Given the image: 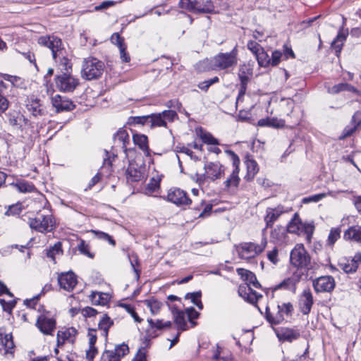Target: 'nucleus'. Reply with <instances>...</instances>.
Returning a JSON list of instances; mask_svg holds the SVG:
<instances>
[{"instance_id": "nucleus-6", "label": "nucleus", "mask_w": 361, "mask_h": 361, "mask_svg": "<svg viewBox=\"0 0 361 361\" xmlns=\"http://www.w3.org/2000/svg\"><path fill=\"white\" fill-rule=\"evenodd\" d=\"M293 305L288 302L278 304L276 312H271L269 308H266V319L272 325H278L284 320V316L290 317L293 312Z\"/></svg>"}, {"instance_id": "nucleus-59", "label": "nucleus", "mask_w": 361, "mask_h": 361, "mask_svg": "<svg viewBox=\"0 0 361 361\" xmlns=\"http://www.w3.org/2000/svg\"><path fill=\"white\" fill-rule=\"evenodd\" d=\"M201 137L202 141L206 144L214 145H219L217 139L214 137L210 133L203 134Z\"/></svg>"}, {"instance_id": "nucleus-49", "label": "nucleus", "mask_w": 361, "mask_h": 361, "mask_svg": "<svg viewBox=\"0 0 361 361\" xmlns=\"http://www.w3.org/2000/svg\"><path fill=\"white\" fill-rule=\"evenodd\" d=\"M91 232L92 233H94L98 239L104 240V241H107L111 245L115 246L116 241L108 233H104L103 231H96V230H92Z\"/></svg>"}, {"instance_id": "nucleus-13", "label": "nucleus", "mask_w": 361, "mask_h": 361, "mask_svg": "<svg viewBox=\"0 0 361 361\" xmlns=\"http://www.w3.org/2000/svg\"><path fill=\"white\" fill-rule=\"evenodd\" d=\"M229 152L232 155V161H233V170L229 176L226 178V180L224 182L225 187L228 189L230 188H237L239 185L240 178L239 177V164H240V159L237 154H235L233 152L229 151Z\"/></svg>"}, {"instance_id": "nucleus-62", "label": "nucleus", "mask_w": 361, "mask_h": 361, "mask_svg": "<svg viewBox=\"0 0 361 361\" xmlns=\"http://www.w3.org/2000/svg\"><path fill=\"white\" fill-rule=\"evenodd\" d=\"M164 119L166 121H173L178 117L177 113L173 110H165L161 112Z\"/></svg>"}, {"instance_id": "nucleus-35", "label": "nucleus", "mask_w": 361, "mask_h": 361, "mask_svg": "<svg viewBox=\"0 0 361 361\" xmlns=\"http://www.w3.org/2000/svg\"><path fill=\"white\" fill-rule=\"evenodd\" d=\"M8 122H9L10 125H11L12 126H16V127L21 128L23 126V123H24V124L27 123L28 120L20 112H13V113L9 114Z\"/></svg>"}, {"instance_id": "nucleus-42", "label": "nucleus", "mask_w": 361, "mask_h": 361, "mask_svg": "<svg viewBox=\"0 0 361 361\" xmlns=\"http://www.w3.org/2000/svg\"><path fill=\"white\" fill-rule=\"evenodd\" d=\"M147 322L152 329H156L158 330L169 329L171 327L172 325L171 322H164L162 319L153 320L152 319H148Z\"/></svg>"}, {"instance_id": "nucleus-57", "label": "nucleus", "mask_w": 361, "mask_h": 361, "mask_svg": "<svg viewBox=\"0 0 361 361\" xmlns=\"http://www.w3.org/2000/svg\"><path fill=\"white\" fill-rule=\"evenodd\" d=\"M111 41L114 44L116 45L118 49L126 46L124 44V39L121 37L118 32H115L111 35Z\"/></svg>"}, {"instance_id": "nucleus-15", "label": "nucleus", "mask_w": 361, "mask_h": 361, "mask_svg": "<svg viewBox=\"0 0 361 361\" xmlns=\"http://www.w3.org/2000/svg\"><path fill=\"white\" fill-rule=\"evenodd\" d=\"M167 200L176 205H188L191 203V200L188 197L187 193L180 188H172L169 190L167 195Z\"/></svg>"}, {"instance_id": "nucleus-53", "label": "nucleus", "mask_w": 361, "mask_h": 361, "mask_svg": "<svg viewBox=\"0 0 361 361\" xmlns=\"http://www.w3.org/2000/svg\"><path fill=\"white\" fill-rule=\"evenodd\" d=\"M247 47L255 56L264 49L259 43L252 40L247 42Z\"/></svg>"}, {"instance_id": "nucleus-9", "label": "nucleus", "mask_w": 361, "mask_h": 361, "mask_svg": "<svg viewBox=\"0 0 361 361\" xmlns=\"http://www.w3.org/2000/svg\"><path fill=\"white\" fill-rule=\"evenodd\" d=\"M38 43L42 46L49 48L51 51L54 59L56 60L57 58L60 59L62 57L64 61H68V59L64 57V50L60 38L53 35L42 36L38 39Z\"/></svg>"}, {"instance_id": "nucleus-8", "label": "nucleus", "mask_w": 361, "mask_h": 361, "mask_svg": "<svg viewBox=\"0 0 361 361\" xmlns=\"http://www.w3.org/2000/svg\"><path fill=\"white\" fill-rule=\"evenodd\" d=\"M254 63L248 61L239 66L238 78L240 79L239 91L237 102L242 101L247 90V83L253 75Z\"/></svg>"}, {"instance_id": "nucleus-60", "label": "nucleus", "mask_w": 361, "mask_h": 361, "mask_svg": "<svg viewBox=\"0 0 361 361\" xmlns=\"http://www.w3.org/2000/svg\"><path fill=\"white\" fill-rule=\"evenodd\" d=\"M188 319L190 322L192 326L196 325V322H193L192 319H197L199 317V313L195 310L194 307L188 308L186 310Z\"/></svg>"}, {"instance_id": "nucleus-25", "label": "nucleus", "mask_w": 361, "mask_h": 361, "mask_svg": "<svg viewBox=\"0 0 361 361\" xmlns=\"http://www.w3.org/2000/svg\"><path fill=\"white\" fill-rule=\"evenodd\" d=\"M27 109L35 117L44 115L45 109L40 103V100L36 98H30L26 104Z\"/></svg>"}, {"instance_id": "nucleus-28", "label": "nucleus", "mask_w": 361, "mask_h": 361, "mask_svg": "<svg viewBox=\"0 0 361 361\" xmlns=\"http://www.w3.org/2000/svg\"><path fill=\"white\" fill-rule=\"evenodd\" d=\"M126 174L128 181L136 182L140 180L142 173L135 163L130 162Z\"/></svg>"}, {"instance_id": "nucleus-50", "label": "nucleus", "mask_w": 361, "mask_h": 361, "mask_svg": "<svg viewBox=\"0 0 361 361\" xmlns=\"http://www.w3.org/2000/svg\"><path fill=\"white\" fill-rule=\"evenodd\" d=\"M129 352L128 346L126 344H121L116 345L114 350L112 351L113 355L116 356L117 358L120 359L128 354Z\"/></svg>"}, {"instance_id": "nucleus-64", "label": "nucleus", "mask_w": 361, "mask_h": 361, "mask_svg": "<svg viewBox=\"0 0 361 361\" xmlns=\"http://www.w3.org/2000/svg\"><path fill=\"white\" fill-rule=\"evenodd\" d=\"M102 360L103 361H121L116 356L113 355L112 350H105L102 354Z\"/></svg>"}, {"instance_id": "nucleus-5", "label": "nucleus", "mask_w": 361, "mask_h": 361, "mask_svg": "<svg viewBox=\"0 0 361 361\" xmlns=\"http://www.w3.org/2000/svg\"><path fill=\"white\" fill-rule=\"evenodd\" d=\"M290 260L292 265L298 269H310L311 257L302 244H297L290 252Z\"/></svg>"}, {"instance_id": "nucleus-36", "label": "nucleus", "mask_w": 361, "mask_h": 361, "mask_svg": "<svg viewBox=\"0 0 361 361\" xmlns=\"http://www.w3.org/2000/svg\"><path fill=\"white\" fill-rule=\"evenodd\" d=\"M114 324V321L107 315L104 314L98 324V329L102 331V336L107 338L109 329Z\"/></svg>"}, {"instance_id": "nucleus-22", "label": "nucleus", "mask_w": 361, "mask_h": 361, "mask_svg": "<svg viewBox=\"0 0 361 361\" xmlns=\"http://www.w3.org/2000/svg\"><path fill=\"white\" fill-rule=\"evenodd\" d=\"M300 276L293 274V276L285 279L283 281L273 287V290L276 291L279 289H285L293 293H295L297 284L300 281Z\"/></svg>"}, {"instance_id": "nucleus-21", "label": "nucleus", "mask_w": 361, "mask_h": 361, "mask_svg": "<svg viewBox=\"0 0 361 361\" xmlns=\"http://www.w3.org/2000/svg\"><path fill=\"white\" fill-rule=\"evenodd\" d=\"M130 141L128 133L126 130L119 129L114 136L113 150L115 148H121L123 152H127V144Z\"/></svg>"}, {"instance_id": "nucleus-16", "label": "nucleus", "mask_w": 361, "mask_h": 361, "mask_svg": "<svg viewBox=\"0 0 361 361\" xmlns=\"http://www.w3.org/2000/svg\"><path fill=\"white\" fill-rule=\"evenodd\" d=\"M36 326L42 334L52 335L56 329V320L44 314H41L37 319Z\"/></svg>"}, {"instance_id": "nucleus-37", "label": "nucleus", "mask_w": 361, "mask_h": 361, "mask_svg": "<svg viewBox=\"0 0 361 361\" xmlns=\"http://www.w3.org/2000/svg\"><path fill=\"white\" fill-rule=\"evenodd\" d=\"M12 185L16 188L20 192H33L37 190L34 184L27 180H18Z\"/></svg>"}, {"instance_id": "nucleus-63", "label": "nucleus", "mask_w": 361, "mask_h": 361, "mask_svg": "<svg viewBox=\"0 0 361 361\" xmlns=\"http://www.w3.org/2000/svg\"><path fill=\"white\" fill-rule=\"evenodd\" d=\"M357 126H355L352 123L351 126H347L343 132V134L340 136V140H343L347 137L350 136L357 129Z\"/></svg>"}, {"instance_id": "nucleus-33", "label": "nucleus", "mask_w": 361, "mask_h": 361, "mask_svg": "<svg viewBox=\"0 0 361 361\" xmlns=\"http://www.w3.org/2000/svg\"><path fill=\"white\" fill-rule=\"evenodd\" d=\"M348 34V30L345 31L343 29H341L336 37L332 42L331 47L335 49L337 55L341 52L343 42L345 41Z\"/></svg>"}, {"instance_id": "nucleus-38", "label": "nucleus", "mask_w": 361, "mask_h": 361, "mask_svg": "<svg viewBox=\"0 0 361 361\" xmlns=\"http://www.w3.org/2000/svg\"><path fill=\"white\" fill-rule=\"evenodd\" d=\"M174 322L179 331H185L188 329V324L185 319V314L180 310L173 312Z\"/></svg>"}, {"instance_id": "nucleus-20", "label": "nucleus", "mask_w": 361, "mask_h": 361, "mask_svg": "<svg viewBox=\"0 0 361 361\" xmlns=\"http://www.w3.org/2000/svg\"><path fill=\"white\" fill-rule=\"evenodd\" d=\"M14 343L11 334H7L3 327H0V351L4 350L5 354L12 353Z\"/></svg>"}, {"instance_id": "nucleus-61", "label": "nucleus", "mask_w": 361, "mask_h": 361, "mask_svg": "<svg viewBox=\"0 0 361 361\" xmlns=\"http://www.w3.org/2000/svg\"><path fill=\"white\" fill-rule=\"evenodd\" d=\"M326 195L324 193H319L314 195H311L307 197H305L302 200L304 203H309L311 202H317L323 199Z\"/></svg>"}, {"instance_id": "nucleus-56", "label": "nucleus", "mask_w": 361, "mask_h": 361, "mask_svg": "<svg viewBox=\"0 0 361 361\" xmlns=\"http://www.w3.org/2000/svg\"><path fill=\"white\" fill-rule=\"evenodd\" d=\"M4 85V82H0V87ZM9 102L4 95L0 92V114H3L8 107Z\"/></svg>"}, {"instance_id": "nucleus-23", "label": "nucleus", "mask_w": 361, "mask_h": 361, "mask_svg": "<svg viewBox=\"0 0 361 361\" xmlns=\"http://www.w3.org/2000/svg\"><path fill=\"white\" fill-rule=\"evenodd\" d=\"M78 331L74 327L66 329L64 331H59L57 333V345H63L66 341L73 343Z\"/></svg>"}, {"instance_id": "nucleus-7", "label": "nucleus", "mask_w": 361, "mask_h": 361, "mask_svg": "<svg viewBox=\"0 0 361 361\" xmlns=\"http://www.w3.org/2000/svg\"><path fill=\"white\" fill-rule=\"evenodd\" d=\"M28 224L31 229L46 233L55 228V222L51 215L38 214L35 217L29 218Z\"/></svg>"}, {"instance_id": "nucleus-11", "label": "nucleus", "mask_w": 361, "mask_h": 361, "mask_svg": "<svg viewBox=\"0 0 361 361\" xmlns=\"http://www.w3.org/2000/svg\"><path fill=\"white\" fill-rule=\"evenodd\" d=\"M204 178L214 182L218 180L222 179L225 176L226 166L221 164L219 161L207 162L204 166Z\"/></svg>"}, {"instance_id": "nucleus-43", "label": "nucleus", "mask_w": 361, "mask_h": 361, "mask_svg": "<svg viewBox=\"0 0 361 361\" xmlns=\"http://www.w3.org/2000/svg\"><path fill=\"white\" fill-rule=\"evenodd\" d=\"M145 305L149 309L153 315L157 314L162 306L161 302L154 299H149L144 301Z\"/></svg>"}, {"instance_id": "nucleus-40", "label": "nucleus", "mask_w": 361, "mask_h": 361, "mask_svg": "<svg viewBox=\"0 0 361 361\" xmlns=\"http://www.w3.org/2000/svg\"><path fill=\"white\" fill-rule=\"evenodd\" d=\"M361 259L360 255H356L353 259L348 260L343 264V270L345 273H354L358 268V263Z\"/></svg>"}, {"instance_id": "nucleus-32", "label": "nucleus", "mask_w": 361, "mask_h": 361, "mask_svg": "<svg viewBox=\"0 0 361 361\" xmlns=\"http://www.w3.org/2000/svg\"><path fill=\"white\" fill-rule=\"evenodd\" d=\"M133 140L135 145H137L147 155H149V149L148 146L147 137L142 134H135Z\"/></svg>"}, {"instance_id": "nucleus-34", "label": "nucleus", "mask_w": 361, "mask_h": 361, "mask_svg": "<svg viewBox=\"0 0 361 361\" xmlns=\"http://www.w3.org/2000/svg\"><path fill=\"white\" fill-rule=\"evenodd\" d=\"M302 222L298 214H295L291 221L287 226L286 231L290 233L301 235Z\"/></svg>"}, {"instance_id": "nucleus-48", "label": "nucleus", "mask_w": 361, "mask_h": 361, "mask_svg": "<svg viewBox=\"0 0 361 361\" xmlns=\"http://www.w3.org/2000/svg\"><path fill=\"white\" fill-rule=\"evenodd\" d=\"M77 247H78V251L81 254L88 257L89 258L92 259L94 257V253H92L90 251V245L88 244H87L84 240H80V243L78 245Z\"/></svg>"}, {"instance_id": "nucleus-10", "label": "nucleus", "mask_w": 361, "mask_h": 361, "mask_svg": "<svg viewBox=\"0 0 361 361\" xmlns=\"http://www.w3.org/2000/svg\"><path fill=\"white\" fill-rule=\"evenodd\" d=\"M65 66H67L68 61H65ZM66 73L57 75L55 79L56 87L62 92H73L78 85V80L75 78L73 75L68 73V68H65Z\"/></svg>"}, {"instance_id": "nucleus-17", "label": "nucleus", "mask_w": 361, "mask_h": 361, "mask_svg": "<svg viewBox=\"0 0 361 361\" xmlns=\"http://www.w3.org/2000/svg\"><path fill=\"white\" fill-rule=\"evenodd\" d=\"M58 283L61 288L71 291L75 287L78 281L75 274L72 271H68L59 275Z\"/></svg>"}, {"instance_id": "nucleus-27", "label": "nucleus", "mask_w": 361, "mask_h": 361, "mask_svg": "<svg viewBox=\"0 0 361 361\" xmlns=\"http://www.w3.org/2000/svg\"><path fill=\"white\" fill-rule=\"evenodd\" d=\"M327 92L331 94H338L341 92L343 91H348L353 92L355 94H357L359 93L358 90L354 86L351 85L350 84H348L347 82H341L336 85H334L332 87H326Z\"/></svg>"}, {"instance_id": "nucleus-45", "label": "nucleus", "mask_w": 361, "mask_h": 361, "mask_svg": "<svg viewBox=\"0 0 361 361\" xmlns=\"http://www.w3.org/2000/svg\"><path fill=\"white\" fill-rule=\"evenodd\" d=\"M256 59L259 66L267 67L269 66L270 57L268 54L262 49L256 56Z\"/></svg>"}, {"instance_id": "nucleus-58", "label": "nucleus", "mask_w": 361, "mask_h": 361, "mask_svg": "<svg viewBox=\"0 0 361 361\" xmlns=\"http://www.w3.org/2000/svg\"><path fill=\"white\" fill-rule=\"evenodd\" d=\"M341 231L338 228H332L330 231V233L329 235L328 241L331 245L334 244V243L340 238Z\"/></svg>"}, {"instance_id": "nucleus-4", "label": "nucleus", "mask_w": 361, "mask_h": 361, "mask_svg": "<svg viewBox=\"0 0 361 361\" xmlns=\"http://www.w3.org/2000/svg\"><path fill=\"white\" fill-rule=\"evenodd\" d=\"M181 8L195 13H212L215 8L212 0H180Z\"/></svg>"}, {"instance_id": "nucleus-29", "label": "nucleus", "mask_w": 361, "mask_h": 361, "mask_svg": "<svg viewBox=\"0 0 361 361\" xmlns=\"http://www.w3.org/2000/svg\"><path fill=\"white\" fill-rule=\"evenodd\" d=\"M286 229L282 226H276L270 232L271 240L275 243H282L286 237Z\"/></svg>"}, {"instance_id": "nucleus-44", "label": "nucleus", "mask_w": 361, "mask_h": 361, "mask_svg": "<svg viewBox=\"0 0 361 361\" xmlns=\"http://www.w3.org/2000/svg\"><path fill=\"white\" fill-rule=\"evenodd\" d=\"M149 126L152 127H161L166 126V121L164 119L162 114H153L150 115V123Z\"/></svg>"}, {"instance_id": "nucleus-51", "label": "nucleus", "mask_w": 361, "mask_h": 361, "mask_svg": "<svg viewBox=\"0 0 361 361\" xmlns=\"http://www.w3.org/2000/svg\"><path fill=\"white\" fill-rule=\"evenodd\" d=\"M0 304L4 311L10 313L16 306V301L14 299L10 300L8 301H6L4 299H0Z\"/></svg>"}, {"instance_id": "nucleus-39", "label": "nucleus", "mask_w": 361, "mask_h": 361, "mask_svg": "<svg viewBox=\"0 0 361 361\" xmlns=\"http://www.w3.org/2000/svg\"><path fill=\"white\" fill-rule=\"evenodd\" d=\"M90 298L92 305H104L108 302L109 295L102 292H92Z\"/></svg>"}, {"instance_id": "nucleus-54", "label": "nucleus", "mask_w": 361, "mask_h": 361, "mask_svg": "<svg viewBox=\"0 0 361 361\" xmlns=\"http://www.w3.org/2000/svg\"><path fill=\"white\" fill-rule=\"evenodd\" d=\"M219 80V78L218 77H214L213 78H211L208 80H205V81H203L202 82H200L198 84V87L202 90H204V91H207V90L209 89V87L216 83V82H218Z\"/></svg>"}, {"instance_id": "nucleus-3", "label": "nucleus", "mask_w": 361, "mask_h": 361, "mask_svg": "<svg viewBox=\"0 0 361 361\" xmlns=\"http://www.w3.org/2000/svg\"><path fill=\"white\" fill-rule=\"evenodd\" d=\"M104 71V63L94 57L85 59L81 70L82 78L87 80L100 78Z\"/></svg>"}, {"instance_id": "nucleus-30", "label": "nucleus", "mask_w": 361, "mask_h": 361, "mask_svg": "<svg viewBox=\"0 0 361 361\" xmlns=\"http://www.w3.org/2000/svg\"><path fill=\"white\" fill-rule=\"evenodd\" d=\"M344 239L361 244V226H355L347 229L343 235Z\"/></svg>"}, {"instance_id": "nucleus-46", "label": "nucleus", "mask_w": 361, "mask_h": 361, "mask_svg": "<svg viewBox=\"0 0 361 361\" xmlns=\"http://www.w3.org/2000/svg\"><path fill=\"white\" fill-rule=\"evenodd\" d=\"M314 231V226L312 223H302L301 227V234L304 233L306 235V239L309 243L311 241Z\"/></svg>"}, {"instance_id": "nucleus-31", "label": "nucleus", "mask_w": 361, "mask_h": 361, "mask_svg": "<svg viewBox=\"0 0 361 361\" xmlns=\"http://www.w3.org/2000/svg\"><path fill=\"white\" fill-rule=\"evenodd\" d=\"M300 336L299 331L293 329H283L278 336L281 341L292 342L298 339Z\"/></svg>"}, {"instance_id": "nucleus-55", "label": "nucleus", "mask_w": 361, "mask_h": 361, "mask_svg": "<svg viewBox=\"0 0 361 361\" xmlns=\"http://www.w3.org/2000/svg\"><path fill=\"white\" fill-rule=\"evenodd\" d=\"M283 57V53L280 51L276 50L272 52L271 57L270 58L269 65L272 66H277L280 61L281 58Z\"/></svg>"}, {"instance_id": "nucleus-14", "label": "nucleus", "mask_w": 361, "mask_h": 361, "mask_svg": "<svg viewBox=\"0 0 361 361\" xmlns=\"http://www.w3.org/2000/svg\"><path fill=\"white\" fill-rule=\"evenodd\" d=\"M312 286L317 293H331L336 286V282L333 276L326 275L313 280Z\"/></svg>"}, {"instance_id": "nucleus-24", "label": "nucleus", "mask_w": 361, "mask_h": 361, "mask_svg": "<svg viewBox=\"0 0 361 361\" xmlns=\"http://www.w3.org/2000/svg\"><path fill=\"white\" fill-rule=\"evenodd\" d=\"M248 292H247V287L245 286H240L238 288V294L243 297L246 301L251 304L256 303L259 298L262 297L261 294L257 293L253 290L251 287H248Z\"/></svg>"}, {"instance_id": "nucleus-47", "label": "nucleus", "mask_w": 361, "mask_h": 361, "mask_svg": "<svg viewBox=\"0 0 361 361\" xmlns=\"http://www.w3.org/2000/svg\"><path fill=\"white\" fill-rule=\"evenodd\" d=\"M62 253L61 243L57 242L53 246L50 247L47 250V256L51 258L54 262L55 261V256Z\"/></svg>"}, {"instance_id": "nucleus-19", "label": "nucleus", "mask_w": 361, "mask_h": 361, "mask_svg": "<svg viewBox=\"0 0 361 361\" xmlns=\"http://www.w3.org/2000/svg\"><path fill=\"white\" fill-rule=\"evenodd\" d=\"M314 304L313 295L310 289L304 290L299 300V308L300 312L308 314Z\"/></svg>"}, {"instance_id": "nucleus-1", "label": "nucleus", "mask_w": 361, "mask_h": 361, "mask_svg": "<svg viewBox=\"0 0 361 361\" xmlns=\"http://www.w3.org/2000/svg\"><path fill=\"white\" fill-rule=\"evenodd\" d=\"M238 61V49L236 45L230 52L219 53L210 60L202 61V64L209 66V68L212 70L230 72L237 66Z\"/></svg>"}, {"instance_id": "nucleus-18", "label": "nucleus", "mask_w": 361, "mask_h": 361, "mask_svg": "<svg viewBox=\"0 0 361 361\" xmlns=\"http://www.w3.org/2000/svg\"><path fill=\"white\" fill-rule=\"evenodd\" d=\"M51 101L52 106L56 109V112L71 111L75 107L72 101L65 97H61L59 94L52 96Z\"/></svg>"}, {"instance_id": "nucleus-12", "label": "nucleus", "mask_w": 361, "mask_h": 361, "mask_svg": "<svg viewBox=\"0 0 361 361\" xmlns=\"http://www.w3.org/2000/svg\"><path fill=\"white\" fill-rule=\"evenodd\" d=\"M286 212L283 205H278L275 207H267L265 211L264 221L266 224L265 228L262 230V235L266 236L265 232L267 228H272L274 224L279 218Z\"/></svg>"}, {"instance_id": "nucleus-26", "label": "nucleus", "mask_w": 361, "mask_h": 361, "mask_svg": "<svg viewBox=\"0 0 361 361\" xmlns=\"http://www.w3.org/2000/svg\"><path fill=\"white\" fill-rule=\"evenodd\" d=\"M238 274L240 276L243 280L246 281L247 283V289H248V287H250V285H252L255 288H259L260 283L258 282L256 276L254 273L252 271L243 269V268H238L236 270Z\"/></svg>"}, {"instance_id": "nucleus-2", "label": "nucleus", "mask_w": 361, "mask_h": 361, "mask_svg": "<svg viewBox=\"0 0 361 361\" xmlns=\"http://www.w3.org/2000/svg\"><path fill=\"white\" fill-rule=\"evenodd\" d=\"M267 245V237L263 235L259 244L252 242L241 243L236 246V251L240 258L250 259L261 254Z\"/></svg>"}, {"instance_id": "nucleus-52", "label": "nucleus", "mask_w": 361, "mask_h": 361, "mask_svg": "<svg viewBox=\"0 0 361 361\" xmlns=\"http://www.w3.org/2000/svg\"><path fill=\"white\" fill-rule=\"evenodd\" d=\"M130 119L135 124H140L142 126L148 125L150 123V115L142 116H133Z\"/></svg>"}, {"instance_id": "nucleus-41", "label": "nucleus", "mask_w": 361, "mask_h": 361, "mask_svg": "<svg viewBox=\"0 0 361 361\" xmlns=\"http://www.w3.org/2000/svg\"><path fill=\"white\" fill-rule=\"evenodd\" d=\"M247 167V180H252L259 171L257 163L254 159H247L245 161Z\"/></svg>"}]
</instances>
